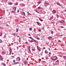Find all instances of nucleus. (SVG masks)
I'll use <instances>...</instances> for the list:
<instances>
[{
    "instance_id": "f257e3e1",
    "label": "nucleus",
    "mask_w": 66,
    "mask_h": 66,
    "mask_svg": "<svg viewBox=\"0 0 66 66\" xmlns=\"http://www.w3.org/2000/svg\"><path fill=\"white\" fill-rule=\"evenodd\" d=\"M44 4L45 6H48V5H49V4L47 3L46 2H45L44 3Z\"/></svg>"
},
{
    "instance_id": "f03ea898",
    "label": "nucleus",
    "mask_w": 66,
    "mask_h": 66,
    "mask_svg": "<svg viewBox=\"0 0 66 66\" xmlns=\"http://www.w3.org/2000/svg\"><path fill=\"white\" fill-rule=\"evenodd\" d=\"M24 63L25 64V65H27L28 63V61H27L25 60L24 62Z\"/></svg>"
},
{
    "instance_id": "7ed1b4c3",
    "label": "nucleus",
    "mask_w": 66,
    "mask_h": 66,
    "mask_svg": "<svg viewBox=\"0 0 66 66\" xmlns=\"http://www.w3.org/2000/svg\"><path fill=\"white\" fill-rule=\"evenodd\" d=\"M12 48H10L9 51L10 52V55H11V53H12Z\"/></svg>"
},
{
    "instance_id": "20e7f679",
    "label": "nucleus",
    "mask_w": 66,
    "mask_h": 66,
    "mask_svg": "<svg viewBox=\"0 0 66 66\" xmlns=\"http://www.w3.org/2000/svg\"><path fill=\"white\" fill-rule=\"evenodd\" d=\"M16 61H20V57H18L16 58Z\"/></svg>"
},
{
    "instance_id": "39448f33",
    "label": "nucleus",
    "mask_w": 66,
    "mask_h": 66,
    "mask_svg": "<svg viewBox=\"0 0 66 66\" xmlns=\"http://www.w3.org/2000/svg\"><path fill=\"white\" fill-rule=\"evenodd\" d=\"M12 9H13L14 11H16V7H12Z\"/></svg>"
},
{
    "instance_id": "423d86ee",
    "label": "nucleus",
    "mask_w": 66,
    "mask_h": 66,
    "mask_svg": "<svg viewBox=\"0 0 66 66\" xmlns=\"http://www.w3.org/2000/svg\"><path fill=\"white\" fill-rule=\"evenodd\" d=\"M59 22L62 23H64V21L63 20H61V21H59Z\"/></svg>"
},
{
    "instance_id": "0eeeda50",
    "label": "nucleus",
    "mask_w": 66,
    "mask_h": 66,
    "mask_svg": "<svg viewBox=\"0 0 66 66\" xmlns=\"http://www.w3.org/2000/svg\"><path fill=\"white\" fill-rule=\"evenodd\" d=\"M30 49H31V47H30V46H28V49L30 52H31V50H30Z\"/></svg>"
},
{
    "instance_id": "6e6552de",
    "label": "nucleus",
    "mask_w": 66,
    "mask_h": 66,
    "mask_svg": "<svg viewBox=\"0 0 66 66\" xmlns=\"http://www.w3.org/2000/svg\"><path fill=\"white\" fill-rule=\"evenodd\" d=\"M52 38V37L51 36L48 37V40H50V39H51Z\"/></svg>"
},
{
    "instance_id": "1a4fd4ad",
    "label": "nucleus",
    "mask_w": 66,
    "mask_h": 66,
    "mask_svg": "<svg viewBox=\"0 0 66 66\" xmlns=\"http://www.w3.org/2000/svg\"><path fill=\"white\" fill-rule=\"evenodd\" d=\"M32 40L34 42H35V43H38V41L35 40L34 39H32Z\"/></svg>"
},
{
    "instance_id": "9d476101",
    "label": "nucleus",
    "mask_w": 66,
    "mask_h": 66,
    "mask_svg": "<svg viewBox=\"0 0 66 66\" xmlns=\"http://www.w3.org/2000/svg\"><path fill=\"white\" fill-rule=\"evenodd\" d=\"M16 13V11H15L12 10L11 11V13Z\"/></svg>"
},
{
    "instance_id": "9b49d317",
    "label": "nucleus",
    "mask_w": 66,
    "mask_h": 66,
    "mask_svg": "<svg viewBox=\"0 0 66 66\" xmlns=\"http://www.w3.org/2000/svg\"><path fill=\"white\" fill-rule=\"evenodd\" d=\"M52 12L54 14H55L56 12V11L54 10H53Z\"/></svg>"
},
{
    "instance_id": "f8f14e48",
    "label": "nucleus",
    "mask_w": 66,
    "mask_h": 66,
    "mask_svg": "<svg viewBox=\"0 0 66 66\" xmlns=\"http://www.w3.org/2000/svg\"><path fill=\"white\" fill-rule=\"evenodd\" d=\"M0 59H1V60H2L3 59V58L2 57L1 55H0Z\"/></svg>"
},
{
    "instance_id": "ddd939ff",
    "label": "nucleus",
    "mask_w": 66,
    "mask_h": 66,
    "mask_svg": "<svg viewBox=\"0 0 66 66\" xmlns=\"http://www.w3.org/2000/svg\"><path fill=\"white\" fill-rule=\"evenodd\" d=\"M5 51H3L2 52V55H3V54H5Z\"/></svg>"
},
{
    "instance_id": "4468645a",
    "label": "nucleus",
    "mask_w": 66,
    "mask_h": 66,
    "mask_svg": "<svg viewBox=\"0 0 66 66\" xmlns=\"http://www.w3.org/2000/svg\"><path fill=\"white\" fill-rule=\"evenodd\" d=\"M56 4L57 5H59V6H61V4H60V3H57Z\"/></svg>"
},
{
    "instance_id": "2eb2a0df",
    "label": "nucleus",
    "mask_w": 66,
    "mask_h": 66,
    "mask_svg": "<svg viewBox=\"0 0 66 66\" xmlns=\"http://www.w3.org/2000/svg\"><path fill=\"white\" fill-rule=\"evenodd\" d=\"M51 33L52 34H53V30H51Z\"/></svg>"
},
{
    "instance_id": "dca6fc26",
    "label": "nucleus",
    "mask_w": 66,
    "mask_h": 66,
    "mask_svg": "<svg viewBox=\"0 0 66 66\" xmlns=\"http://www.w3.org/2000/svg\"><path fill=\"white\" fill-rule=\"evenodd\" d=\"M18 29H19V28H17L16 29V30H16V32H18L19 31Z\"/></svg>"
},
{
    "instance_id": "f3484780",
    "label": "nucleus",
    "mask_w": 66,
    "mask_h": 66,
    "mask_svg": "<svg viewBox=\"0 0 66 66\" xmlns=\"http://www.w3.org/2000/svg\"><path fill=\"white\" fill-rule=\"evenodd\" d=\"M13 34L14 36H15V35H17V34L16 33H13Z\"/></svg>"
},
{
    "instance_id": "a211bd4d",
    "label": "nucleus",
    "mask_w": 66,
    "mask_h": 66,
    "mask_svg": "<svg viewBox=\"0 0 66 66\" xmlns=\"http://www.w3.org/2000/svg\"><path fill=\"white\" fill-rule=\"evenodd\" d=\"M24 16H25V13L24 12H22Z\"/></svg>"
},
{
    "instance_id": "6ab92c4d",
    "label": "nucleus",
    "mask_w": 66,
    "mask_h": 66,
    "mask_svg": "<svg viewBox=\"0 0 66 66\" xmlns=\"http://www.w3.org/2000/svg\"><path fill=\"white\" fill-rule=\"evenodd\" d=\"M29 38H30V39H31L32 40H33V38L32 37H29Z\"/></svg>"
},
{
    "instance_id": "aec40b11",
    "label": "nucleus",
    "mask_w": 66,
    "mask_h": 66,
    "mask_svg": "<svg viewBox=\"0 0 66 66\" xmlns=\"http://www.w3.org/2000/svg\"><path fill=\"white\" fill-rule=\"evenodd\" d=\"M45 57L46 60L48 59V56H46Z\"/></svg>"
},
{
    "instance_id": "412c9836",
    "label": "nucleus",
    "mask_w": 66,
    "mask_h": 66,
    "mask_svg": "<svg viewBox=\"0 0 66 66\" xmlns=\"http://www.w3.org/2000/svg\"><path fill=\"white\" fill-rule=\"evenodd\" d=\"M53 17H51V18H50V20H52V19H53Z\"/></svg>"
},
{
    "instance_id": "4be33fe9",
    "label": "nucleus",
    "mask_w": 66,
    "mask_h": 66,
    "mask_svg": "<svg viewBox=\"0 0 66 66\" xmlns=\"http://www.w3.org/2000/svg\"><path fill=\"white\" fill-rule=\"evenodd\" d=\"M45 54H48V52H47L46 51H45Z\"/></svg>"
},
{
    "instance_id": "5701e85b",
    "label": "nucleus",
    "mask_w": 66,
    "mask_h": 66,
    "mask_svg": "<svg viewBox=\"0 0 66 66\" xmlns=\"http://www.w3.org/2000/svg\"><path fill=\"white\" fill-rule=\"evenodd\" d=\"M37 49H38V50L39 51H40V49H38V47L37 46Z\"/></svg>"
},
{
    "instance_id": "b1692460",
    "label": "nucleus",
    "mask_w": 66,
    "mask_h": 66,
    "mask_svg": "<svg viewBox=\"0 0 66 66\" xmlns=\"http://www.w3.org/2000/svg\"><path fill=\"white\" fill-rule=\"evenodd\" d=\"M3 34L2 33H0V36H2V35Z\"/></svg>"
},
{
    "instance_id": "393cba45",
    "label": "nucleus",
    "mask_w": 66,
    "mask_h": 66,
    "mask_svg": "<svg viewBox=\"0 0 66 66\" xmlns=\"http://www.w3.org/2000/svg\"><path fill=\"white\" fill-rule=\"evenodd\" d=\"M32 28H29V30H30V31H32Z\"/></svg>"
},
{
    "instance_id": "a878e982",
    "label": "nucleus",
    "mask_w": 66,
    "mask_h": 66,
    "mask_svg": "<svg viewBox=\"0 0 66 66\" xmlns=\"http://www.w3.org/2000/svg\"><path fill=\"white\" fill-rule=\"evenodd\" d=\"M63 59H66V56H63Z\"/></svg>"
},
{
    "instance_id": "bb28decb",
    "label": "nucleus",
    "mask_w": 66,
    "mask_h": 66,
    "mask_svg": "<svg viewBox=\"0 0 66 66\" xmlns=\"http://www.w3.org/2000/svg\"><path fill=\"white\" fill-rule=\"evenodd\" d=\"M37 24H38V25H39V22H37Z\"/></svg>"
},
{
    "instance_id": "cd10ccee",
    "label": "nucleus",
    "mask_w": 66,
    "mask_h": 66,
    "mask_svg": "<svg viewBox=\"0 0 66 66\" xmlns=\"http://www.w3.org/2000/svg\"><path fill=\"white\" fill-rule=\"evenodd\" d=\"M45 62V61H42V64H43V63H44V62Z\"/></svg>"
},
{
    "instance_id": "c85d7f7f",
    "label": "nucleus",
    "mask_w": 66,
    "mask_h": 66,
    "mask_svg": "<svg viewBox=\"0 0 66 66\" xmlns=\"http://www.w3.org/2000/svg\"><path fill=\"white\" fill-rule=\"evenodd\" d=\"M32 51H35V49H32Z\"/></svg>"
},
{
    "instance_id": "c756f323",
    "label": "nucleus",
    "mask_w": 66,
    "mask_h": 66,
    "mask_svg": "<svg viewBox=\"0 0 66 66\" xmlns=\"http://www.w3.org/2000/svg\"><path fill=\"white\" fill-rule=\"evenodd\" d=\"M54 57H56V60H57V56H54Z\"/></svg>"
},
{
    "instance_id": "7c9ffc66",
    "label": "nucleus",
    "mask_w": 66,
    "mask_h": 66,
    "mask_svg": "<svg viewBox=\"0 0 66 66\" xmlns=\"http://www.w3.org/2000/svg\"><path fill=\"white\" fill-rule=\"evenodd\" d=\"M9 4L10 5H12V4H13V3H9Z\"/></svg>"
},
{
    "instance_id": "2f4dec72",
    "label": "nucleus",
    "mask_w": 66,
    "mask_h": 66,
    "mask_svg": "<svg viewBox=\"0 0 66 66\" xmlns=\"http://www.w3.org/2000/svg\"><path fill=\"white\" fill-rule=\"evenodd\" d=\"M56 62H57L58 63H59V60H57L56 61Z\"/></svg>"
},
{
    "instance_id": "473e14b6",
    "label": "nucleus",
    "mask_w": 66,
    "mask_h": 66,
    "mask_svg": "<svg viewBox=\"0 0 66 66\" xmlns=\"http://www.w3.org/2000/svg\"><path fill=\"white\" fill-rule=\"evenodd\" d=\"M17 23H18V24H19V23H20V22H19V21H18L17 22Z\"/></svg>"
},
{
    "instance_id": "72a5a7b5",
    "label": "nucleus",
    "mask_w": 66,
    "mask_h": 66,
    "mask_svg": "<svg viewBox=\"0 0 66 66\" xmlns=\"http://www.w3.org/2000/svg\"><path fill=\"white\" fill-rule=\"evenodd\" d=\"M36 38V39H38V40H40V39H39V38L38 37Z\"/></svg>"
},
{
    "instance_id": "f704fd0d",
    "label": "nucleus",
    "mask_w": 66,
    "mask_h": 66,
    "mask_svg": "<svg viewBox=\"0 0 66 66\" xmlns=\"http://www.w3.org/2000/svg\"><path fill=\"white\" fill-rule=\"evenodd\" d=\"M18 3H15V5H18Z\"/></svg>"
},
{
    "instance_id": "c9c22d12",
    "label": "nucleus",
    "mask_w": 66,
    "mask_h": 66,
    "mask_svg": "<svg viewBox=\"0 0 66 66\" xmlns=\"http://www.w3.org/2000/svg\"><path fill=\"white\" fill-rule=\"evenodd\" d=\"M0 43H2V40L1 39H0Z\"/></svg>"
},
{
    "instance_id": "e433bc0d",
    "label": "nucleus",
    "mask_w": 66,
    "mask_h": 66,
    "mask_svg": "<svg viewBox=\"0 0 66 66\" xmlns=\"http://www.w3.org/2000/svg\"><path fill=\"white\" fill-rule=\"evenodd\" d=\"M19 64V62H15V64Z\"/></svg>"
},
{
    "instance_id": "4c0bfd02",
    "label": "nucleus",
    "mask_w": 66,
    "mask_h": 66,
    "mask_svg": "<svg viewBox=\"0 0 66 66\" xmlns=\"http://www.w3.org/2000/svg\"><path fill=\"white\" fill-rule=\"evenodd\" d=\"M19 64V62H15V64Z\"/></svg>"
},
{
    "instance_id": "58836bf2",
    "label": "nucleus",
    "mask_w": 66,
    "mask_h": 66,
    "mask_svg": "<svg viewBox=\"0 0 66 66\" xmlns=\"http://www.w3.org/2000/svg\"><path fill=\"white\" fill-rule=\"evenodd\" d=\"M27 14H29L30 15H31V14L29 13V12H27Z\"/></svg>"
},
{
    "instance_id": "ea45409f",
    "label": "nucleus",
    "mask_w": 66,
    "mask_h": 66,
    "mask_svg": "<svg viewBox=\"0 0 66 66\" xmlns=\"http://www.w3.org/2000/svg\"><path fill=\"white\" fill-rule=\"evenodd\" d=\"M35 11L37 13H38V11H37V10H36Z\"/></svg>"
},
{
    "instance_id": "a19ab883",
    "label": "nucleus",
    "mask_w": 66,
    "mask_h": 66,
    "mask_svg": "<svg viewBox=\"0 0 66 66\" xmlns=\"http://www.w3.org/2000/svg\"><path fill=\"white\" fill-rule=\"evenodd\" d=\"M39 20H40V21H43V20H42L40 19H39Z\"/></svg>"
},
{
    "instance_id": "79ce46f5",
    "label": "nucleus",
    "mask_w": 66,
    "mask_h": 66,
    "mask_svg": "<svg viewBox=\"0 0 66 66\" xmlns=\"http://www.w3.org/2000/svg\"><path fill=\"white\" fill-rule=\"evenodd\" d=\"M17 12H18V13H19V9L18 10Z\"/></svg>"
},
{
    "instance_id": "37998d69",
    "label": "nucleus",
    "mask_w": 66,
    "mask_h": 66,
    "mask_svg": "<svg viewBox=\"0 0 66 66\" xmlns=\"http://www.w3.org/2000/svg\"><path fill=\"white\" fill-rule=\"evenodd\" d=\"M13 63H15V62H16V61H15V60H14L13 61Z\"/></svg>"
},
{
    "instance_id": "c03bdc74",
    "label": "nucleus",
    "mask_w": 66,
    "mask_h": 66,
    "mask_svg": "<svg viewBox=\"0 0 66 66\" xmlns=\"http://www.w3.org/2000/svg\"><path fill=\"white\" fill-rule=\"evenodd\" d=\"M38 31H39V32H41V30L39 29H38Z\"/></svg>"
},
{
    "instance_id": "a18cd8bd",
    "label": "nucleus",
    "mask_w": 66,
    "mask_h": 66,
    "mask_svg": "<svg viewBox=\"0 0 66 66\" xmlns=\"http://www.w3.org/2000/svg\"><path fill=\"white\" fill-rule=\"evenodd\" d=\"M7 0H4V2H7Z\"/></svg>"
},
{
    "instance_id": "49530a36",
    "label": "nucleus",
    "mask_w": 66,
    "mask_h": 66,
    "mask_svg": "<svg viewBox=\"0 0 66 66\" xmlns=\"http://www.w3.org/2000/svg\"><path fill=\"white\" fill-rule=\"evenodd\" d=\"M51 60H52V61H53L54 60V59H53V58H51Z\"/></svg>"
},
{
    "instance_id": "de8ad7c7",
    "label": "nucleus",
    "mask_w": 66,
    "mask_h": 66,
    "mask_svg": "<svg viewBox=\"0 0 66 66\" xmlns=\"http://www.w3.org/2000/svg\"><path fill=\"white\" fill-rule=\"evenodd\" d=\"M30 43H33V41L32 40H31L30 41Z\"/></svg>"
},
{
    "instance_id": "09e8293b",
    "label": "nucleus",
    "mask_w": 66,
    "mask_h": 66,
    "mask_svg": "<svg viewBox=\"0 0 66 66\" xmlns=\"http://www.w3.org/2000/svg\"><path fill=\"white\" fill-rule=\"evenodd\" d=\"M3 12V14H5V10H4Z\"/></svg>"
},
{
    "instance_id": "8fccbe9b",
    "label": "nucleus",
    "mask_w": 66,
    "mask_h": 66,
    "mask_svg": "<svg viewBox=\"0 0 66 66\" xmlns=\"http://www.w3.org/2000/svg\"><path fill=\"white\" fill-rule=\"evenodd\" d=\"M38 9H40V7H38Z\"/></svg>"
},
{
    "instance_id": "3c124183",
    "label": "nucleus",
    "mask_w": 66,
    "mask_h": 66,
    "mask_svg": "<svg viewBox=\"0 0 66 66\" xmlns=\"http://www.w3.org/2000/svg\"><path fill=\"white\" fill-rule=\"evenodd\" d=\"M42 30H44V27H43L42 28Z\"/></svg>"
},
{
    "instance_id": "603ef678",
    "label": "nucleus",
    "mask_w": 66,
    "mask_h": 66,
    "mask_svg": "<svg viewBox=\"0 0 66 66\" xmlns=\"http://www.w3.org/2000/svg\"><path fill=\"white\" fill-rule=\"evenodd\" d=\"M11 45H14V43H11Z\"/></svg>"
},
{
    "instance_id": "864d4df0",
    "label": "nucleus",
    "mask_w": 66,
    "mask_h": 66,
    "mask_svg": "<svg viewBox=\"0 0 66 66\" xmlns=\"http://www.w3.org/2000/svg\"><path fill=\"white\" fill-rule=\"evenodd\" d=\"M61 28H64V27L63 26H61Z\"/></svg>"
},
{
    "instance_id": "5fc2aeb1",
    "label": "nucleus",
    "mask_w": 66,
    "mask_h": 66,
    "mask_svg": "<svg viewBox=\"0 0 66 66\" xmlns=\"http://www.w3.org/2000/svg\"><path fill=\"white\" fill-rule=\"evenodd\" d=\"M57 18H59V15H57Z\"/></svg>"
},
{
    "instance_id": "6e6d98bb",
    "label": "nucleus",
    "mask_w": 66,
    "mask_h": 66,
    "mask_svg": "<svg viewBox=\"0 0 66 66\" xmlns=\"http://www.w3.org/2000/svg\"><path fill=\"white\" fill-rule=\"evenodd\" d=\"M46 49V48L45 47H44L43 48V50H44V49Z\"/></svg>"
},
{
    "instance_id": "4d7b16f0",
    "label": "nucleus",
    "mask_w": 66,
    "mask_h": 66,
    "mask_svg": "<svg viewBox=\"0 0 66 66\" xmlns=\"http://www.w3.org/2000/svg\"><path fill=\"white\" fill-rule=\"evenodd\" d=\"M57 59H54L53 61H55Z\"/></svg>"
},
{
    "instance_id": "13d9d810",
    "label": "nucleus",
    "mask_w": 66,
    "mask_h": 66,
    "mask_svg": "<svg viewBox=\"0 0 66 66\" xmlns=\"http://www.w3.org/2000/svg\"><path fill=\"white\" fill-rule=\"evenodd\" d=\"M22 6H24L25 5V4H22Z\"/></svg>"
},
{
    "instance_id": "bf43d9fd",
    "label": "nucleus",
    "mask_w": 66,
    "mask_h": 66,
    "mask_svg": "<svg viewBox=\"0 0 66 66\" xmlns=\"http://www.w3.org/2000/svg\"><path fill=\"white\" fill-rule=\"evenodd\" d=\"M51 54V52H50L49 53V55H50V54Z\"/></svg>"
},
{
    "instance_id": "052dcab7",
    "label": "nucleus",
    "mask_w": 66,
    "mask_h": 66,
    "mask_svg": "<svg viewBox=\"0 0 66 66\" xmlns=\"http://www.w3.org/2000/svg\"><path fill=\"white\" fill-rule=\"evenodd\" d=\"M61 42V41L60 40H58V42Z\"/></svg>"
},
{
    "instance_id": "680f3d73",
    "label": "nucleus",
    "mask_w": 66,
    "mask_h": 66,
    "mask_svg": "<svg viewBox=\"0 0 66 66\" xmlns=\"http://www.w3.org/2000/svg\"><path fill=\"white\" fill-rule=\"evenodd\" d=\"M42 55H43V53H42L40 54V55L42 56Z\"/></svg>"
},
{
    "instance_id": "e2e57ef3",
    "label": "nucleus",
    "mask_w": 66,
    "mask_h": 66,
    "mask_svg": "<svg viewBox=\"0 0 66 66\" xmlns=\"http://www.w3.org/2000/svg\"><path fill=\"white\" fill-rule=\"evenodd\" d=\"M41 3V2H39V4H40V3Z\"/></svg>"
},
{
    "instance_id": "0e129e2a",
    "label": "nucleus",
    "mask_w": 66,
    "mask_h": 66,
    "mask_svg": "<svg viewBox=\"0 0 66 66\" xmlns=\"http://www.w3.org/2000/svg\"><path fill=\"white\" fill-rule=\"evenodd\" d=\"M63 36V35H61L59 36Z\"/></svg>"
},
{
    "instance_id": "69168bd1",
    "label": "nucleus",
    "mask_w": 66,
    "mask_h": 66,
    "mask_svg": "<svg viewBox=\"0 0 66 66\" xmlns=\"http://www.w3.org/2000/svg\"><path fill=\"white\" fill-rule=\"evenodd\" d=\"M12 57H15V56H12Z\"/></svg>"
},
{
    "instance_id": "338daca9",
    "label": "nucleus",
    "mask_w": 66,
    "mask_h": 66,
    "mask_svg": "<svg viewBox=\"0 0 66 66\" xmlns=\"http://www.w3.org/2000/svg\"><path fill=\"white\" fill-rule=\"evenodd\" d=\"M4 37H6V35H5L4 36Z\"/></svg>"
},
{
    "instance_id": "774afa93",
    "label": "nucleus",
    "mask_w": 66,
    "mask_h": 66,
    "mask_svg": "<svg viewBox=\"0 0 66 66\" xmlns=\"http://www.w3.org/2000/svg\"><path fill=\"white\" fill-rule=\"evenodd\" d=\"M65 66H66V63H65Z\"/></svg>"
}]
</instances>
